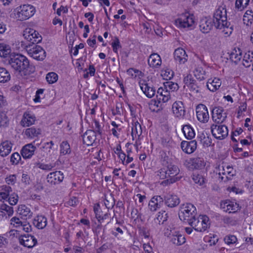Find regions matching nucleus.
<instances>
[{
  "mask_svg": "<svg viewBox=\"0 0 253 253\" xmlns=\"http://www.w3.org/2000/svg\"><path fill=\"white\" fill-rule=\"evenodd\" d=\"M10 221H11V224L15 227H19L21 225V226L22 225V222L21 221L20 219L17 217H12Z\"/></svg>",
  "mask_w": 253,
  "mask_h": 253,
  "instance_id": "nucleus-62",
  "label": "nucleus"
},
{
  "mask_svg": "<svg viewBox=\"0 0 253 253\" xmlns=\"http://www.w3.org/2000/svg\"><path fill=\"white\" fill-rule=\"evenodd\" d=\"M9 73L4 68L0 67V83H6L9 81Z\"/></svg>",
  "mask_w": 253,
  "mask_h": 253,
  "instance_id": "nucleus-45",
  "label": "nucleus"
},
{
  "mask_svg": "<svg viewBox=\"0 0 253 253\" xmlns=\"http://www.w3.org/2000/svg\"><path fill=\"white\" fill-rule=\"evenodd\" d=\"M227 118V114L221 107H215L212 110V118L217 124L223 123Z\"/></svg>",
  "mask_w": 253,
  "mask_h": 253,
  "instance_id": "nucleus-11",
  "label": "nucleus"
},
{
  "mask_svg": "<svg viewBox=\"0 0 253 253\" xmlns=\"http://www.w3.org/2000/svg\"><path fill=\"white\" fill-rule=\"evenodd\" d=\"M169 234L171 242L174 245L180 246L185 242V237L178 233L175 232V234H174L170 231Z\"/></svg>",
  "mask_w": 253,
  "mask_h": 253,
  "instance_id": "nucleus-28",
  "label": "nucleus"
},
{
  "mask_svg": "<svg viewBox=\"0 0 253 253\" xmlns=\"http://www.w3.org/2000/svg\"><path fill=\"white\" fill-rule=\"evenodd\" d=\"M194 73L195 77L198 80L202 81L206 79V72L202 67H197Z\"/></svg>",
  "mask_w": 253,
  "mask_h": 253,
  "instance_id": "nucleus-44",
  "label": "nucleus"
},
{
  "mask_svg": "<svg viewBox=\"0 0 253 253\" xmlns=\"http://www.w3.org/2000/svg\"><path fill=\"white\" fill-rule=\"evenodd\" d=\"M20 244L24 247L31 248L35 246L37 243V240L34 236L27 234L21 236L19 238Z\"/></svg>",
  "mask_w": 253,
  "mask_h": 253,
  "instance_id": "nucleus-16",
  "label": "nucleus"
},
{
  "mask_svg": "<svg viewBox=\"0 0 253 253\" xmlns=\"http://www.w3.org/2000/svg\"><path fill=\"white\" fill-rule=\"evenodd\" d=\"M196 214V209L195 207L192 204L186 203L181 205L178 215L181 221L188 223L195 216Z\"/></svg>",
  "mask_w": 253,
  "mask_h": 253,
  "instance_id": "nucleus-2",
  "label": "nucleus"
},
{
  "mask_svg": "<svg viewBox=\"0 0 253 253\" xmlns=\"http://www.w3.org/2000/svg\"><path fill=\"white\" fill-rule=\"evenodd\" d=\"M197 118L203 123H207L209 120V114L207 107L202 104H199L196 108Z\"/></svg>",
  "mask_w": 253,
  "mask_h": 253,
  "instance_id": "nucleus-12",
  "label": "nucleus"
},
{
  "mask_svg": "<svg viewBox=\"0 0 253 253\" xmlns=\"http://www.w3.org/2000/svg\"><path fill=\"white\" fill-rule=\"evenodd\" d=\"M17 17L21 21L25 20L32 17L35 13V8L30 4H23L16 8Z\"/></svg>",
  "mask_w": 253,
  "mask_h": 253,
  "instance_id": "nucleus-6",
  "label": "nucleus"
},
{
  "mask_svg": "<svg viewBox=\"0 0 253 253\" xmlns=\"http://www.w3.org/2000/svg\"><path fill=\"white\" fill-rule=\"evenodd\" d=\"M12 143L9 141H5L0 144V155L3 157L7 156L11 151Z\"/></svg>",
  "mask_w": 253,
  "mask_h": 253,
  "instance_id": "nucleus-30",
  "label": "nucleus"
},
{
  "mask_svg": "<svg viewBox=\"0 0 253 253\" xmlns=\"http://www.w3.org/2000/svg\"><path fill=\"white\" fill-rule=\"evenodd\" d=\"M224 240L227 244L231 245L236 243L237 238L234 235H229L225 237Z\"/></svg>",
  "mask_w": 253,
  "mask_h": 253,
  "instance_id": "nucleus-53",
  "label": "nucleus"
},
{
  "mask_svg": "<svg viewBox=\"0 0 253 253\" xmlns=\"http://www.w3.org/2000/svg\"><path fill=\"white\" fill-rule=\"evenodd\" d=\"M63 178V174L60 171L50 172L47 175L46 177L47 182L54 185L62 182Z\"/></svg>",
  "mask_w": 253,
  "mask_h": 253,
  "instance_id": "nucleus-17",
  "label": "nucleus"
},
{
  "mask_svg": "<svg viewBox=\"0 0 253 253\" xmlns=\"http://www.w3.org/2000/svg\"><path fill=\"white\" fill-rule=\"evenodd\" d=\"M188 164H191L193 166L191 168L192 169H202L206 165V161L203 158L197 157L190 159L189 161H185L184 165L190 168V166L188 165Z\"/></svg>",
  "mask_w": 253,
  "mask_h": 253,
  "instance_id": "nucleus-18",
  "label": "nucleus"
},
{
  "mask_svg": "<svg viewBox=\"0 0 253 253\" xmlns=\"http://www.w3.org/2000/svg\"><path fill=\"white\" fill-rule=\"evenodd\" d=\"M33 224L38 229H42L47 225V218L43 215H38L35 217Z\"/></svg>",
  "mask_w": 253,
  "mask_h": 253,
  "instance_id": "nucleus-31",
  "label": "nucleus"
},
{
  "mask_svg": "<svg viewBox=\"0 0 253 253\" xmlns=\"http://www.w3.org/2000/svg\"><path fill=\"white\" fill-rule=\"evenodd\" d=\"M197 143L196 140L182 141L181 143L182 150L187 154H191L194 152L197 148Z\"/></svg>",
  "mask_w": 253,
  "mask_h": 253,
  "instance_id": "nucleus-22",
  "label": "nucleus"
},
{
  "mask_svg": "<svg viewBox=\"0 0 253 253\" xmlns=\"http://www.w3.org/2000/svg\"><path fill=\"white\" fill-rule=\"evenodd\" d=\"M163 199L165 204L170 208H174L180 203V199L176 195L168 194Z\"/></svg>",
  "mask_w": 253,
  "mask_h": 253,
  "instance_id": "nucleus-19",
  "label": "nucleus"
},
{
  "mask_svg": "<svg viewBox=\"0 0 253 253\" xmlns=\"http://www.w3.org/2000/svg\"><path fill=\"white\" fill-rule=\"evenodd\" d=\"M203 143L205 146H210L212 143L211 138L209 136H204L203 139Z\"/></svg>",
  "mask_w": 253,
  "mask_h": 253,
  "instance_id": "nucleus-63",
  "label": "nucleus"
},
{
  "mask_svg": "<svg viewBox=\"0 0 253 253\" xmlns=\"http://www.w3.org/2000/svg\"><path fill=\"white\" fill-rule=\"evenodd\" d=\"M20 160L21 156L17 152L13 153L10 157V162L12 165L18 164Z\"/></svg>",
  "mask_w": 253,
  "mask_h": 253,
  "instance_id": "nucleus-54",
  "label": "nucleus"
},
{
  "mask_svg": "<svg viewBox=\"0 0 253 253\" xmlns=\"http://www.w3.org/2000/svg\"><path fill=\"white\" fill-rule=\"evenodd\" d=\"M184 84L190 88L191 90L196 93L200 92L201 84H198L192 77L191 75H188L183 80Z\"/></svg>",
  "mask_w": 253,
  "mask_h": 253,
  "instance_id": "nucleus-14",
  "label": "nucleus"
},
{
  "mask_svg": "<svg viewBox=\"0 0 253 253\" xmlns=\"http://www.w3.org/2000/svg\"><path fill=\"white\" fill-rule=\"evenodd\" d=\"M5 182L9 185H14L17 181L16 174H10L5 178Z\"/></svg>",
  "mask_w": 253,
  "mask_h": 253,
  "instance_id": "nucleus-52",
  "label": "nucleus"
},
{
  "mask_svg": "<svg viewBox=\"0 0 253 253\" xmlns=\"http://www.w3.org/2000/svg\"><path fill=\"white\" fill-rule=\"evenodd\" d=\"M46 80L49 84H53L57 81L58 75L54 72L48 73L46 75Z\"/></svg>",
  "mask_w": 253,
  "mask_h": 253,
  "instance_id": "nucleus-50",
  "label": "nucleus"
},
{
  "mask_svg": "<svg viewBox=\"0 0 253 253\" xmlns=\"http://www.w3.org/2000/svg\"><path fill=\"white\" fill-rule=\"evenodd\" d=\"M0 210L1 212L3 211H5L9 216L11 215L13 213V208L5 204L1 205Z\"/></svg>",
  "mask_w": 253,
  "mask_h": 253,
  "instance_id": "nucleus-51",
  "label": "nucleus"
},
{
  "mask_svg": "<svg viewBox=\"0 0 253 253\" xmlns=\"http://www.w3.org/2000/svg\"><path fill=\"white\" fill-rule=\"evenodd\" d=\"M165 88L169 90L170 92H174L178 89L179 86L177 84L171 82H168L165 83Z\"/></svg>",
  "mask_w": 253,
  "mask_h": 253,
  "instance_id": "nucleus-47",
  "label": "nucleus"
},
{
  "mask_svg": "<svg viewBox=\"0 0 253 253\" xmlns=\"http://www.w3.org/2000/svg\"><path fill=\"white\" fill-rule=\"evenodd\" d=\"M229 25L230 23L228 22V24L226 25V26H224V27H223L222 29L223 30L222 32L225 36H229L233 32V29L232 27H229Z\"/></svg>",
  "mask_w": 253,
  "mask_h": 253,
  "instance_id": "nucleus-58",
  "label": "nucleus"
},
{
  "mask_svg": "<svg viewBox=\"0 0 253 253\" xmlns=\"http://www.w3.org/2000/svg\"><path fill=\"white\" fill-rule=\"evenodd\" d=\"M35 121V116L30 112H26L23 115L20 125L23 127H28L33 125Z\"/></svg>",
  "mask_w": 253,
  "mask_h": 253,
  "instance_id": "nucleus-20",
  "label": "nucleus"
},
{
  "mask_svg": "<svg viewBox=\"0 0 253 253\" xmlns=\"http://www.w3.org/2000/svg\"><path fill=\"white\" fill-rule=\"evenodd\" d=\"M212 23L216 29H222L228 24L227 21V12L226 8L223 6H219L215 11Z\"/></svg>",
  "mask_w": 253,
  "mask_h": 253,
  "instance_id": "nucleus-3",
  "label": "nucleus"
},
{
  "mask_svg": "<svg viewBox=\"0 0 253 253\" xmlns=\"http://www.w3.org/2000/svg\"><path fill=\"white\" fill-rule=\"evenodd\" d=\"M221 84L220 79L214 78L209 79L207 83L208 88L211 91L214 92L218 89Z\"/></svg>",
  "mask_w": 253,
  "mask_h": 253,
  "instance_id": "nucleus-33",
  "label": "nucleus"
},
{
  "mask_svg": "<svg viewBox=\"0 0 253 253\" xmlns=\"http://www.w3.org/2000/svg\"><path fill=\"white\" fill-rule=\"evenodd\" d=\"M243 21L247 25L252 24L253 22V11L252 9L247 10L243 16Z\"/></svg>",
  "mask_w": 253,
  "mask_h": 253,
  "instance_id": "nucleus-43",
  "label": "nucleus"
},
{
  "mask_svg": "<svg viewBox=\"0 0 253 253\" xmlns=\"http://www.w3.org/2000/svg\"><path fill=\"white\" fill-rule=\"evenodd\" d=\"M18 196L17 194L13 193L12 194L9 199V203L11 205H15L17 203Z\"/></svg>",
  "mask_w": 253,
  "mask_h": 253,
  "instance_id": "nucleus-61",
  "label": "nucleus"
},
{
  "mask_svg": "<svg viewBox=\"0 0 253 253\" xmlns=\"http://www.w3.org/2000/svg\"><path fill=\"white\" fill-rule=\"evenodd\" d=\"M242 58L241 50L239 48H234L230 54V59L234 62L237 63Z\"/></svg>",
  "mask_w": 253,
  "mask_h": 253,
  "instance_id": "nucleus-39",
  "label": "nucleus"
},
{
  "mask_svg": "<svg viewBox=\"0 0 253 253\" xmlns=\"http://www.w3.org/2000/svg\"><path fill=\"white\" fill-rule=\"evenodd\" d=\"M38 168L41 169L49 171L51 170L54 167V165L52 164H44V163H39L38 164Z\"/></svg>",
  "mask_w": 253,
  "mask_h": 253,
  "instance_id": "nucleus-55",
  "label": "nucleus"
},
{
  "mask_svg": "<svg viewBox=\"0 0 253 253\" xmlns=\"http://www.w3.org/2000/svg\"><path fill=\"white\" fill-rule=\"evenodd\" d=\"M157 98L158 100H160L163 102H166L170 98V95H166L163 94H157Z\"/></svg>",
  "mask_w": 253,
  "mask_h": 253,
  "instance_id": "nucleus-60",
  "label": "nucleus"
},
{
  "mask_svg": "<svg viewBox=\"0 0 253 253\" xmlns=\"http://www.w3.org/2000/svg\"><path fill=\"white\" fill-rule=\"evenodd\" d=\"M8 63L11 67L17 71L21 76L29 75L35 72V68L30 65L29 60L20 54L10 55Z\"/></svg>",
  "mask_w": 253,
  "mask_h": 253,
  "instance_id": "nucleus-1",
  "label": "nucleus"
},
{
  "mask_svg": "<svg viewBox=\"0 0 253 253\" xmlns=\"http://www.w3.org/2000/svg\"><path fill=\"white\" fill-rule=\"evenodd\" d=\"M71 149L69 143L67 141H64L60 145V153L61 155H65L70 154Z\"/></svg>",
  "mask_w": 253,
  "mask_h": 253,
  "instance_id": "nucleus-41",
  "label": "nucleus"
},
{
  "mask_svg": "<svg viewBox=\"0 0 253 253\" xmlns=\"http://www.w3.org/2000/svg\"><path fill=\"white\" fill-rule=\"evenodd\" d=\"M36 147L32 143H29L23 147L21 154L23 158H30L34 154Z\"/></svg>",
  "mask_w": 253,
  "mask_h": 253,
  "instance_id": "nucleus-27",
  "label": "nucleus"
},
{
  "mask_svg": "<svg viewBox=\"0 0 253 253\" xmlns=\"http://www.w3.org/2000/svg\"><path fill=\"white\" fill-rule=\"evenodd\" d=\"M213 26L212 20L207 17L201 19L199 24L200 31L203 33H208L211 30Z\"/></svg>",
  "mask_w": 253,
  "mask_h": 253,
  "instance_id": "nucleus-25",
  "label": "nucleus"
},
{
  "mask_svg": "<svg viewBox=\"0 0 253 253\" xmlns=\"http://www.w3.org/2000/svg\"><path fill=\"white\" fill-rule=\"evenodd\" d=\"M123 231L120 227H117L114 231H112V234L115 237H117L118 239L121 238V236H119V234L120 233L121 235L123 234Z\"/></svg>",
  "mask_w": 253,
  "mask_h": 253,
  "instance_id": "nucleus-64",
  "label": "nucleus"
},
{
  "mask_svg": "<svg viewBox=\"0 0 253 253\" xmlns=\"http://www.w3.org/2000/svg\"><path fill=\"white\" fill-rule=\"evenodd\" d=\"M192 179L195 183L198 184L200 186L205 183V178L202 175L199 174H193Z\"/></svg>",
  "mask_w": 253,
  "mask_h": 253,
  "instance_id": "nucleus-49",
  "label": "nucleus"
},
{
  "mask_svg": "<svg viewBox=\"0 0 253 253\" xmlns=\"http://www.w3.org/2000/svg\"><path fill=\"white\" fill-rule=\"evenodd\" d=\"M23 36L24 38L32 45H34L41 42L42 36L39 33L33 29L27 28L24 31Z\"/></svg>",
  "mask_w": 253,
  "mask_h": 253,
  "instance_id": "nucleus-10",
  "label": "nucleus"
},
{
  "mask_svg": "<svg viewBox=\"0 0 253 253\" xmlns=\"http://www.w3.org/2000/svg\"><path fill=\"white\" fill-rule=\"evenodd\" d=\"M253 62V52L248 51L244 54L243 59V65L246 68L250 67Z\"/></svg>",
  "mask_w": 253,
  "mask_h": 253,
  "instance_id": "nucleus-40",
  "label": "nucleus"
},
{
  "mask_svg": "<svg viewBox=\"0 0 253 253\" xmlns=\"http://www.w3.org/2000/svg\"><path fill=\"white\" fill-rule=\"evenodd\" d=\"M179 172V169L175 165L169 164L166 169H161L160 171V177L162 179L171 178V182L177 180V178L175 177Z\"/></svg>",
  "mask_w": 253,
  "mask_h": 253,
  "instance_id": "nucleus-7",
  "label": "nucleus"
},
{
  "mask_svg": "<svg viewBox=\"0 0 253 253\" xmlns=\"http://www.w3.org/2000/svg\"><path fill=\"white\" fill-rule=\"evenodd\" d=\"M25 48L28 54L37 60L42 61L46 56L45 51L40 45L28 44L26 45Z\"/></svg>",
  "mask_w": 253,
  "mask_h": 253,
  "instance_id": "nucleus-5",
  "label": "nucleus"
},
{
  "mask_svg": "<svg viewBox=\"0 0 253 253\" xmlns=\"http://www.w3.org/2000/svg\"><path fill=\"white\" fill-rule=\"evenodd\" d=\"M164 204V199L160 196H153L148 204L149 209L151 211H156L160 209Z\"/></svg>",
  "mask_w": 253,
  "mask_h": 253,
  "instance_id": "nucleus-15",
  "label": "nucleus"
},
{
  "mask_svg": "<svg viewBox=\"0 0 253 253\" xmlns=\"http://www.w3.org/2000/svg\"><path fill=\"white\" fill-rule=\"evenodd\" d=\"M250 0H236L235 8L238 11H243L249 5Z\"/></svg>",
  "mask_w": 253,
  "mask_h": 253,
  "instance_id": "nucleus-46",
  "label": "nucleus"
},
{
  "mask_svg": "<svg viewBox=\"0 0 253 253\" xmlns=\"http://www.w3.org/2000/svg\"><path fill=\"white\" fill-rule=\"evenodd\" d=\"M8 119L4 113L0 114V126H6L8 123Z\"/></svg>",
  "mask_w": 253,
  "mask_h": 253,
  "instance_id": "nucleus-56",
  "label": "nucleus"
},
{
  "mask_svg": "<svg viewBox=\"0 0 253 253\" xmlns=\"http://www.w3.org/2000/svg\"><path fill=\"white\" fill-rule=\"evenodd\" d=\"M220 208L224 211L229 213H235L240 210L239 205L230 200H225L221 202Z\"/></svg>",
  "mask_w": 253,
  "mask_h": 253,
  "instance_id": "nucleus-13",
  "label": "nucleus"
},
{
  "mask_svg": "<svg viewBox=\"0 0 253 253\" xmlns=\"http://www.w3.org/2000/svg\"><path fill=\"white\" fill-rule=\"evenodd\" d=\"M139 85L143 93L148 98H152L155 94L156 90L154 87L149 85L145 80L139 82Z\"/></svg>",
  "mask_w": 253,
  "mask_h": 253,
  "instance_id": "nucleus-21",
  "label": "nucleus"
},
{
  "mask_svg": "<svg viewBox=\"0 0 253 253\" xmlns=\"http://www.w3.org/2000/svg\"><path fill=\"white\" fill-rule=\"evenodd\" d=\"M162 76L166 80L171 79L174 76V72L170 69H166L162 71Z\"/></svg>",
  "mask_w": 253,
  "mask_h": 253,
  "instance_id": "nucleus-48",
  "label": "nucleus"
},
{
  "mask_svg": "<svg viewBox=\"0 0 253 253\" xmlns=\"http://www.w3.org/2000/svg\"><path fill=\"white\" fill-rule=\"evenodd\" d=\"M194 24V19L193 15L186 13L180 15L175 20V24L180 28H188L192 27Z\"/></svg>",
  "mask_w": 253,
  "mask_h": 253,
  "instance_id": "nucleus-8",
  "label": "nucleus"
},
{
  "mask_svg": "<svg viewBox=\"0 0 253 253\" xmlns=\"http://www.w3.org/2000/svg\"><path fill=\"white\" fill-rule=\"evenodd\" d=\"M169 217L168 213L165 211H161L157 213V216L154 219V221L158 225L164 224Z\"/></svg>",
  "mask_w": 253,
  "mask_h": 253,
  "instance_id": "nucleus-38",
  "label": "nucleus"
},
{
  "mask_svg": "<svg viewBox=\"0 0 253 253\" xmlns=\"http://www.w3.org/2000/svg\"><path fill=\"white\" fill-rule=\"evenodd\" d=\"M188 223L193 229L199 232L206 231L210 225L209 218L206 215H200L197 218L195 216Z\"/></svg>",
  "mask_w": 253,
  "mask_h": 253,
  "instance_id": "nucleus-4",
  "label": "nucleus"
},
{
  "mask_svg": "<svg viewBox=\"0 0 253 253\" xmlns=\"http://www.w3.org/2000/svg\"><path fill=\"white\" fill-rule=\"evenodd\" d=\"M11 52L10 47L5 43H0V57H6Z\"/></svg>",
  "mask_w": 253,
  "mask_h": 253,
  "instance_id": "nucleus-42",
  "label": "nucleus"
},
{
  "mask_svg": "<svg viewBox=\"0 0 253 253\" xmlns=\"http://www.w3.org/2000/svg\"><path fill=\"white\" fill-rule=\"evenodd\" d=\"M211 128L212 135L217 139L222 140L228 136V129L224 125L212 124Z\"/></svg>",
  "mask_w": 253,
  "mask_h": 253,
  "instance_id": "nucleus-9",
  "label": "nucleus"
},
{
  "mask_svg": "<svg viewBox=\"0 0 253 253\" xmlns=\"http://www.w3.org/2000/svg\"><path fill=\"white\" fill-rule=\"evenodd\" d=\"M172 110L175 116L177 118H183L185 113L183 104L181 101L175 102L172 106Z\"/></svg>",
  "mask_w": 253,
  "mask_h": 253,
  "instance_id": "nucleus-23",
  "label": "nucleus"
},
{
  "mask_svg": "<svg viewBox=\"0 0 253 253\" xmlns=\"http://www.w3.org/2000/svg\"><path fill=\"white\" fill-rule=\"evenodd\" d=\"M17 212L22 217L26 219L31 217L33 214L30 208L24 205L19 206Z\"/></svg>",
  "mask_w": 253,
  "mask_h": 253,
  "instance_id": "nucleus-34",
  "label": "nucleus"
},
{
  "mask_svg": "<svg viewBox=\"0 0 253 253\" xmlns=\"http://www.w3.org/2000/svg\"><path fill=\"white\" fill-rule=\"evenodd\" d=\"M41 133L40 128L31 127L25 129V135L28 138H34L38 137Z\"/></svg>",
  "mask_w": 253,
  "mask_h": 253,
  "instance_id": "nucleus-35",
  "label": "nucleus"
},
{
  "mask_svg": "<svg viewBox=\"0 0 253 253\" xmlns=\"http://www.w3.org/2000/svg\"><path fill=\"white\" fill-rule=\"evenodd\" d=\"M112 46L113 51L118 54V50L119 48L121 47V45L120 44L119 40L117 37H115L114 41L112 42Z\"/></svg>",
  "mask_w": 253,
  "mask_h": 253,
  "instance_id": "nucleus-57",
  "label": "nucleus"
},
{
  "mask_svg": "<svg viewBox=\"0 0 253 253\" xmlns=\"http://www.w3.org/2000/svg\"><path fill=\"white\" fill-rule=\"evenodd\" d=\"M182 130L184 136L188 139H191L195 135L193 128L189 125L183 126Z\"/></svg>",
  "mask_w": 253,
  "mask_h": 253,
  "instance_id": "nucleus-37",
  "label": "nucleus"
},
{
  "mask_svg": "<svg viewBox=\"0 0 253 253\" xmlns=\"http://www.w3.org/2000/svg\"><path fill=\"white\" fill-rule=\"evenodd\" d=\"M149 65L153 68H159L162 63L161 57L157 53L151 54L148 59Z\"/></svg>",
  "mask_w": 253,
  "mask_h": 253,
  "instance_id": "nucleus-29",
  "label": "nucleus"
},
{
  "mask_svg": "<svg viewBox=\"0 0 253 253\" xmlns=\"http://www.w3.org/2000/svg\"><path fill=\"white\" fill-rule=\"evenodd\" d=\"M96 139L95 131L87 130L83 135V142L88 146L92 145Z\"/></svg>",
  "mask_w": 253,
  "mask_h": 253,
  "instance_id": "nucleus-26",
  "label": "nucleus"
},
{
  "mask_svg": "<svg viewBox=\"0 0 253 253\" xmlns=\"http://www.w3.org/2000/svg\"><path fill=\"white\" fill-rule=\"evenodd\" d=\"M142 128L140 124L138 122H135L132 124L131 128V135L133 139L139 138L142 134Z\"/></svg>",
  "mask_w": 253,
  "mask_h": 253,
  "instance_id": "nucleus-36",
  "label": "nucleus"
},
{
  "mask_svg": "<svg viewBox=\"0 0 253 253\" xmlns=\"http://www.w3.org/2000/svg\"><path fill=\"white\" fill-rule=\"evenodd\" d=\"M174 60L179 64H184L188 59V55L182 48L176 49L174 52Z\"/></svg>",
  "mask_w": 253,
  "mask_h": 253,
  "instance_id": "nucleus-24",
  "label": "nucleus"
},
{
  "mask_svg": "<svg viewBox=\"0 0 253 253\" xmlns=\"http://www.w3.org/2000/svg\"><path fill=\"white\" fill-rule=\"evenodd\" d=\"M221 174L226 176L225 179L223 176H221L220 178L221 180L225 181L226 179H231V177L234 175L233 168L230 166H226L225 168L222 167V171L220 169L219 172V175H221Z\"/></svg>",
  "mask_w": 253,
  "mask_h": 253,
  "instance_id": "nucleus-32",
  "label": "nucleus"
},
{
  "mask_svg": "<svg viewBox=\"0 0 253 253\" xmlns=\"http://www.w3.org/2000/svg\"><path fill=\"white\" fill-rule=\"evenodd\" d=\"M92 127L94 129L93 131H95V133L96 132L98 133V134H101L102 133V128L99 123L96 120L94 121L93 124H92Z\"/></svg>",
  "mask_w": 253,
  "mask_h": 253,
  "instance_id": "nucleus-59",
  "label": "nucleus"
}]
</instances>
